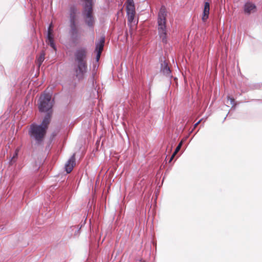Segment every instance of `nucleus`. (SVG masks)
Returning a JSON list of instances; mask_svg holds the SVG:
<instances>
[{
  "label": "nucleus",
  "mask_w": 262,
  "mask_h": 262,
  "mask_svg": "<svg viewBox=\"0 0 262 262\" xmlns=\"http://www.w3.org/2000/svg\"><path fill=\"white\" fill-rule=\"evenodd\" d=\"M71 30L70 31L71 39L75 41L78 38V31L77 29L76 22H74V20H72V23H70Z\"/></svg>",
  "instance_id": "nucleus-8"
},
{
  "label": "nucleus",
  "mask_w": 262,
  "mask_h": 262,
  "mask_svg": "<svg viewBox=\"0 0 262 262\" xmlns=\"http://www.w3.org/2000/svg\"><path fill=\"white\" fill-rule=\"evenodd\" d=\"M163 72L165 74L167 75H169L171 72L169 68L167 66H166L163 68Z\"/></svg>",
  "instance_id": "nucleus-16"
},
{
  "label": "nucleus",
  "mask_w": 262,
  "mask_h": 262,
  "mask_svg": "<svg viewBox=\"0 0 262 262\" xmlns=\"http://www.w3.org/2000/svg\"><path fill=\"white\" fill-rule=\"evenodd\" d=\"M182 142L181 141L179 144L177 146V147H176V149H175V151L173 153L172 155L171 156L170 159V160H169V162H170L172 159L173 158V157L175 156V155L177 154V153L180 150L181 146H182Z\"/></svg>",
  "instance_id": "nucleus-15"
},
{
  "label": "nucleus",
  "mask_w": 262,
  "mask_h": 262,
  "mask_svg": "<svg viewBox=\"0 0 262 262\" xmlns=\"http://www.w3.org/2000/svg\"><path fill=\"white\" fill-rule=\"evenodd\" d=\"M50 121V115L48 114L40 124L34 123L30 125L28 130L29 135L37 144H40L43 141Z\"/></svg>",
  "instance_id": "nucleus-2"
},
{
  "label": "nucleus",
  "mask_w": 262,
  "mask_h": 262,
  "mask_svg": "<svg viewBox=\"0 0 262 262\" xmlns=\"http://www.w3.org/2000/svg\"><path fill=\"white\" fill-rule=\"evenodd\" d=\"M84 2L85 4H90L93 2V0H82Z\"/></svg>",
  "instance_id": "nucleus-19"
},
{
  "label": "nucleus",
  "mask_w": 262,
  "mask_h": 262,
  "mask_svg": "<svg viewBox=\"0 0 262 262\" xmlns=\"http://www.w3.org/2000/svg\"><path fill=\"white\" fill-rule=\"evenodd\" d=\"M210 4L208 2H205L203 13L202 18L203 21H205L208 18Z\"/></svg>",
  "instance_id": "nucleus-11"
},
{
  "label": "nucleus",
  "mask_w": 262,
  "mask_h": 262,
  "mask_svg": "<svg viewBox=\"0 0 262 262\" xmlns=\"http://www.w3.org/2000/svg\"><path fill=\"white\" fill-rule=\"evenodd\" d=\"M18 151H19V148L16 149V150L15 151V153H14L13 156L12 157V158H11V161H12L13 160V159H14L15 158H16L17 157Z\"/></svg>",
  "instance_id": "nucleus-18"
},
{
  "label": "nucleus",
  "mask_w": 262,
  "mask_h": 262,
  "mask_svg": "<svg viewBox=\"0 0 262 262\" xmlns=\"http://www.w3.org/2000/svg\"><path fill=\"white\" fill-rule=\"evenodd\" d=\"M48 43L54 50L56 49L55 45L54 42V38L48 40Z\"/></svg>",
  "instance_id": "nucleus-17"
},
{
  "label": "nucleus",
  "mask_w": 262,
  "mask_h": 262,
  "mask_svg": "<svg viewBox=\"0 0 262 262\" xmlns=\"http://www.w3.org/2000/svg\"><path fill=\"white\" fill-rule=\"evenodd\" d=\"M45 52L44 51H42L39 55V56H38L36 60V63L38 65V67L39 68L43 61L45 60Z\"/></svg>",
  "instance_id": "nucleus-12"
},
{
  "label": "nucleus",
  "mask_w": 262,
  "mask_h": 262,
  "mask_svg": "<svg viewBox=\"0 0 262 262\" xmlns=\"http://www.w3.org/2000/svg\"><path fill=\"white\" fill-rule=\"evenodd\" d=\"M75 164V154H74L65 165V170L67 173L72 171Z\"/></svg>",
  "instance_id": "nucleus-9"
},
{
  "label": "nucleus",
  "mask_w": 262,
  "mask_h": 262,
  "mask_svg": "<svg viewBox=\"0 0 262 262\" xmlns=\"http://www.w3.org/2000/svg\"><path fill=\"white\" fill-rule=\"evenodd\" d=\"M105 42V37L102 36L99 40L96 43L95 51L97 52L96 60H99L101 52L103 50Z\"/></svg>",
  "instance_id": "nucleus-7"
},
{
  "label": "nucleus",
  "mask_w": 262,
  "mask_h": 262,
  "mask_svg": "<svg viewBox=\"0 0 262 262\" xmlns=\"http://www.w3.org/2000/svg\"><path fill=\"white\" fill-rule=\"evenodd\" d=\"M166 16L167 11L164 6H162L160 9L158 16V33L163 42H166Z\"/></svg>",
  "instance_id": "nucleus-3"
},
{
  "label": "nucleus",
  "mask_w": 262,
  "mask_h": 262,
  "mask_svg": "<svg viewBox=\"0 0 262 262\" xmlns=\"http://www.w3.org/2000/svg\"><path fill=\"white\" fill-rule=\"evenodd\" d=\"M127 20L129 24L133 22L135 15V8L132 0H127L126 5Z\"/></svg>",
  "instance_id": "nucleus-6"
},
{
  "label": "nucleus",
  "mask_w": 262,
  "mask_h": 262,
  "mask_svg": "<svg viewBox=\"0 0 262 262\" xmlns=\"http://www.w3.org/2000/svg\"><path fill=\"white\" fill-rule=\"evenodd\" d=\"M53 26L52 24H50L48 29V35H47V40L52 39L54 38L53 34Z\"/></svg>",
  "instance_id": "nucleus-14"
},
{
  "label": "nucleus",
  "mask_w": 262,
  "mask_h": 262,
  "mask_svg": "<svg viewBox=\"0 0 262 262\" xmlns=\"http://www.w3.org/2000/svg\"><path fill=\"white\" fill-rule=\"evenodd\" d=\"M86 49L85 48L77 49L75 53V62L74 64V75L78 80L83 79L87 72Z\"/></svg>",
  "instance_id": "nucleus-1"
},
{
  "label": "nucleus",
  "mask_w": 262,
  "mask_h": 262,
  "mask_svg": "<svg viewBox=\"0 0 262 262\" xmlns=\"http://www.w3.org/2000/svg\"><path fill=\"white\" fill-rule=\"evenodd\" d=\"M201 120H202L201 119V120H200L198 122H196V123L194 125V128H195V127L198 126V124L201 122Z\"/></svg>",
  "instance_id": "nucleus-20"
},
{
  "label": "nucleus",
  "mask_w": 262,
  "mask_h": 262,
  "mask_svg": "<svg viewBox=\"0 0 262 262\" xmlns=\"http://www.w3.org/2000/svg\"><path fill=\"white\" fill-rule=\"evenodd\" d=\"M52 94L45 92L39 98V110L41 112H46L51 110L53 105V100L51 101Z\"/></svg>",
  "instance_id": "nucleus-4"
},
{
  "label": "nucleus",
  "mask_w": 262,
  "mask_h": 262,
  "mask_svg": "<svg viewBox=\"0 0 262 262\" xmlns=\"http://www.w3.org/2000/svg\"><path fill=\"white\" fill-rule=\"evenodd\" d=\"M256 11V7L255 5L251 3L247 2L244 6V12L246 14H250L254 13Z\"/></svg>",
  "instance_id": "nucleus-10"
},
{
  "label": "nucleus",
  "mask_w": 262,
  "mask_h": 262,
  "mask_svg": "<svg viewBox=\"0 0 262 262\" xmlns=\"http://www.w3.org/2000/svg\"><path fill=\"white\" fill-rule=\"evenodd\" d=\"M93 2L90 4H84L82 15L85 24L89 27H93L95 23L94 17L93 15Z\"/></svg>",
  "instance_id": "nucleus-5"
},
{
  "label": "nucleus",
  "mask_w": 262,
  "mask_h": 262,
  "mask_svg": "<svg viewBox=\"0 0 262 262\" xmlns=\"http://www.w3.org/2000/svg\"><path fill=\"white\" fill-rule=\"evenodd\" d=\"M77 12V9L75 7H71L70 8V23H72V20H74V22L75 21L76 19V14Z\"/></svg>",
  "instance_id": "nucleus-13"
}]
</instances>
